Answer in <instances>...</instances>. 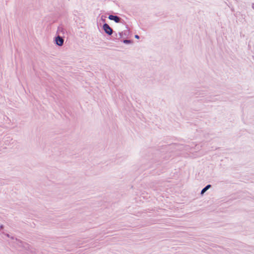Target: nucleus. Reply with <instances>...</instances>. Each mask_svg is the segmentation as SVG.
<instances>
[{
    "label": "nucleus",
    "instance_id": "f257e3e1",
    "mask_svg": "<svg viewBox=\"0 0 254 254\" xmlns=\"http://www.w3.org/2000/svg\"><path fill=\"white\" fill-rule=\"evenodd\" d=\"M103 29L105 32L109 35H111L113 33L112 28L109 26L108 24L106 23L103 25Z\"/></svg>",
    "mask_w": 254,
    "mask_h": 254
},
{
    "label": "nucleus",
    "instance_id": "f03ea898",
    "mask_svg": "<svg viewBox=\"0 0 254 254\" xmlns=\"http://www.w3.org/2000/svg\"><path fill=\"white\" fill-rule=\"evenodd\" d=\"M109 19L112 20H114L116 22L118 23L120 21V18L117 16L110 15L109 16Z\"/></svg>",
    "mask_w": 254,
    "mask_h": 254
},
{
    "label": "nucleus",
    "instance_id": "7ed1b4c3",
    "mask_svg": "<svg viewBox=\"0 0 254 254\" xmlns=\"http://www.w3.org/2000/svg\"><path fill=\"white\" fill-rule=\"evenodd\" d=\"M56 43L59 46H62L64 43V40L60 36H58L56 39Z\"/></svg>",
    "mask_w": 254,
    "mask_h": 254
},
{
    "label": "nucleus",
    "instance_id": "20e7f679",
    "mask_svg": "<svg viewBox=\"0 0 254 254\" xmlns=\"http://www.w3.org/2000/svg\"><path fill=\"white\" fill-rule=\"evenodd\" d=\"M207 190L204 188V189H202V190H201V194H203Z\"/></svg>",
    "mask_w": 254,
    "mask_h": 254
},
{
    "label": "nucleus",
    "instance_id": "39448f33",
    "mask_svg": "<svg viewBox=\"0 0 254 254\" xmlns=\"http://www.w3.org/2000/svg\"><path fill=\"white\" fill-rule=\"evenodd\" d=\"M211 186L210 185H207L205 187V188L207 190L209 188H210Z\"/></svg>",
    "mask_w": 254,
    "mask_h": 254
},
{
    "label": "nucleus",
    "instance_id": "423d86ee",
    "mask_svg": "<svg viewBox=\"0 0 254 254\" xmlns=\"http://www.w3.org/2000/svg\"><path fill=\"white\" fill-rule=\"evenodd\" d=\"M135 37L137 39H138L139 38V36L138 35H135Z\"/></svg>",
    "mask_w": 254,
    "mask_h": 254
}]
</instances>
